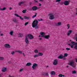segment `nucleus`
I'll use <instances>...</instances> for the list:
<instances>
[{"instance_id": "nucleus-17", "label": "nucleus", "mask_w": 77, "mask_h": 77, "mask_svg": "<svg viewBox=\"0 0 77 77\" xmlns=\"http://www.w3.org/2000/svg\"><path fill=\"white\" fill-rule=\"evenodd\" d=\"M6 70V68L4 67L2 68V72H5Z\"/></svg>"}, {"instance_id": "nucleus-9", "label": "nucleus", "mask_w": 77, "mask_h": 77, "mask_svg": "<svg viewBox=\"0 0 77 77\" xmlns=\"http://www.w3.org/2000/svg\"><path fill=\"white\" fill-rule=\"evenodd\" d=\"M4 46L5 48H11V46L9 44H5Z\"/></svg>"}, {"instance_id": "nucleus-22", "label": "nucleus", "mask_w": 77, "mask_h": 77, "mask_svg": "<svg viewBox=\"0 0 77 77\" xmlns=\"http://www.w3.org/2000/svg\"><path fill=\"white\" fill-rule=\"evenodd\" d=\"M6 7L3 8L2 9H1L0 7V10H1V11H5V10H6Z\"/></svg>"}, {"instance_id": "nucleus-8", "label": "nucleus", "mask_w": 77, "mask_h": 77, "mask_svg": "<svg viewBox=\"0 0 77 77\" xmlns=\"http://www.w3.org/2000/svg\"><path fill=\"white\" fill-rule=\"evenodd\" d=\"M58 62V61L57 60L55 59L54 60V61L53 63V64L54 65H57Z\"/></svg>"}, {"instance_id": "nucleus-40", "label": "nucleus", "mask_w": 77, "mask_h": 77, "mask_svg": "<svg viewBox=\"0 0 77 77\" xmlns=\"http://www.w3.org/2000/svg\"><path fill=\"white\" fill-rule=\"evenodd\" d=\"M3 59H4V58L3 57H0V60H3Z\"/></svg>"}, {"instance_id": "nucleus-5", "label": "nucleus", "mask_w": 77, "mask_h": 77, "mask_svg": "<svg viewBox=\"0 0 77 77\" xmlns=\"http://www.w3.org/2000/svg\"><path fill=\"white\" fill-rule=\"evenodd\" d=\"M38 66V64H36V63H34L33 65L32 68L33 69H35L36 67Z\"/></svg>"}, {"instance_id": "nucleus-37", "label": "nucleus", "mask_w": 77, "mask_h": 77, "mask_svg": "<svg viewBox=\"0 0 77 77\" xmlns=\"http://www.w3.org/2000/svg\"><path fill=\"white\" fill-rule=\"evenodd\" d=\"M61 1V0H56V2H58V3H60V2Z\"/></svg>"}, {"instance_id": "nucleus-45", "label": "nucleus", "mask_w": 77, "mask_h": 77, "mask_svg": "<svg viewBox=\"0 0 77 77\" xmlns=\"http://www.w3.org/2000/svg\"><path fill=\"white\" fill-rule=\"evenodd\" d=\"M71 48H73V45H71Z\"/></svg>"}, {"instance_id": "nucleus-27", "label": "nucleus", "mask_w": 77, "mask_h": 77, "mask_svg": "<svg viewBox=\"0 0 77 77\" xmlns=\"http://www.w3.org/2000/svg\"><path fill=\"white\" fill-rule=\"evenodd\" d=\"M23 36V34L21 33H19V37H22Z\"/></svg>"}, {"instance_id": "nucleus-39", "label": "nucleus", "mask_w": 77, "mask_h": 77, "mask_svg": "<svg viewBox=\"0 0 77 77\" xmlns=\"http://www.w3.org/2000/svg\"><path fill=\"white\" fill-rule=\"evenodd\" d=\"M45 75L46 76H48V73H45Z\"/></svg>"}, {"instance_id": "nucleus-25", "label": "nucleus", "mask_w": 77, "mask_h": 77, "mask_svg": "<svg viewBox=\"0 0 77 77\" xmlns=\"http://www.w3.org/2000/svg\"><path fill=\"white\" fill-rule=\"evenodd\" d=\"M68 56V54L65 53L64 54V55L63 56V57H67Z\"/></svg>"}, {"instance_id": "nucleus-12", "label": "nucleus", "mask_w": 77, "mask_h": 77, "mask_svg": "<svg viewBox=\"0 0 77 77\" xmlns=\"http://www.w3.org/2000/svg\"><path fill=\"white\" fill-rule=\"evenodd\" d=\"M72 30L69 31L68 32V33L67 34V36H69L71 33H72Z\"/></svg>"}, {"instance_id": "nucleus-60", "label": "nucleus", "mask_w": 77, "mask_h": 77, "mask_svg": "<svg viewBox=\"0 0 77 77\" xmlns=\"http://www.w3.org/2000/svg\"><path fill=\"white\" fill-rule=\"evenodd\" d=\"M76 62H77V59H76Z\"/></svg>"}, {"instance_id": "nucleus-49", "label": "nucleus", "mask_w": 77, "mask_h": 77, "mask_svg": "<svg viewBox=\"0 0 77 77\" xmlns=\"http://www.w3.org/2000/svg\"><path fill=\"white\" fill-rule=\"evenodd\" d=\"M38 6H41V4H40V3L39 4Z\"/></svg>"}, {"instance_id": "nucleus-6", "label": "nucleus", "mask_w": 77, "mask_h": 77, "mask_svg": "<svg viewBox=\"0 0 77 77\" xmlns=\"http://www.w3.org/2000/svg\"><path fill=\"white\" fill-rule=\"evenodd\" d=\"M25 42L27 44H29V41L28 39V38H27V36H26L25 37Z\"/></svg>"}, {"instance_id": "nucleus-10", "label": "nucleus", "mask_w": 77, "mask_h": 77, "mask_svg": "<svg viewBox=\"0 0 77 77\" xmlns=\"http://www.w3.org/2000/svg\"><path fill=\"white\" fill-rule=\"evenodd\" d=\"M63 4L65 6H68V5H69V3H68V1L66 0L63 2Z\"/></svg>"}, {"instance_id": "nucleus-48", "label": "nucleus", "mask_w": 77, "mask_h": 77, "mask_svg": "<svg viewBox=\"0 0 77 77\" xmlns=\"http://www.w3.org/2000/svg\"><path fill=\"white\" fill-rule=\"evenodd\" d=\"M3 33L1 34L0 36H3Z\"/></svg>"}, {"instance_id": "nucleus-2", "label": "nucleus", "mask_w": 77, "mask_h": 77, "mask_svg": "<svg viewBox=\"0 0 77 77\" xmlns=\"http://www.w3.org/2000/svg\"><path fill=\"white\" fill-rule=\"evenodd\" d=\"M75 63V62L74 60H70V62L69 63V65L73 67V68H75V66L74 65Z\"/></svg>"}, {"instance_id": "nucleus-52", "label": "nucleus", "mask_w": 77, "mask_h": 77, "mask_svg": "<svg viewBox=\"0 0 77 77\" xmlns=\"http://www.w3.org/2000/svg\"><path fill=\"white\" fill-rule=\"evenodd\" d=\"M39 39L41 41V40H42V38H39Z\"/></svg>"}, {"instance_id": "nucleus-56", "label": "nucleus", "mask_w": 77, "mask_h": 77, "mask_svg": "<svg viewBox=\"0 0 77 77\" xmlns=\"http://www.w3.org/2000/svg\"><path fill=\"white\" fill-rule=\"evenodd\" d=\"M66 59V58H63V60H65V59Z\"/></svg>"}, {"instance_id": "nucleus-16", "label": "nucleus", "mask_w": 77, "mask_h": 77, "mask_svg": "<svg viewBox=\"0 0 77 77\" xmlns=\"http://www.w3.org/2000/svg\"><path fill=\"white\" fill-rule=\"evenodd\" d=\"M24 3H25V2H19V6H21V5H23V4H24Z\"/></svg>"}, {"instance_id": "nucleus-50", "label": "nucleus", "mask_w": 77, "mask_h": 77, "mask_svg": "<svg viewBox=\"0 0 77 77\" xmlns=\"http://www.w3.org/2000/svg\"><path fill=\"white\" fill-rule=\"evenodd\" d=\"M9 77H14V76H11V75H9Z\"/></svg>"}, {"instance_id": "nucleus-47", "label": "nucleus", "mask_w": 77, "mask_h": 77, "mask_svg": "<svg viewBox=\"0 0 77 77\" xmlns=\"http://www.w3.org/2000/svg\"><path fill=\"white\" fill-rule=\"evenodd\" d=\"M34 1H35V2L36 3H38V1H36V0H34Z\"/></svg>"}, {"instance_id": "nucleus-11", "label": "nucleus", "mask_w": 77, "mask_h": 77, "mask_svg": "<svg viewBox=\"0 0 77 77\" xmlns=\"http://www.w3.org/2000/svg\"><path fill=\"white\" fill-rule=\"evenodd\" d=\"M32 9L33 11H36L38 10V7L36 6H34L32 7Z\"/></svg>"}, {"instance_id": "nucleus-43", "label": "nucleus", "mask_w": 77, "mask_h": 77, "mask_svg": "<svg viewBox=\"0 0 77 77\" xmlns=\"http://www.w3.org/2000/svg\"><path fill=\"white\" fill-rule=\"evenodd\" d=\"M38 21H42V19H39L38 20Z\"/></svg>"}, {"instance_id": "nucleus-55", "label": "nucleus", "mask_w": 77, "mask_h": 77, "mask_svg": "<svg viewBox=\"0 0 77 77\" xmlns=\"http://www.w3.org/2000/svg\"><path fill=\"white\" fill-rule=\"evenodd\" d=\"M39 1H40V2H42L43 1H44V0H39Z\"/></svg>"}, {"instance_id": "nucleus-29", "label": "nucleus", "mask_w": 77, "mask_h": 77, "mask_svg": "<svg viewBox=\"0 0 77 77\" xmlns=\"http://www.w3.org/2000/svg\"><path fill=\"white\" fill-rule=\"evenodd\" d=\"M76 72L75 70L72 71V74H76Z\"/></svg>"}, {"instance_id": "nucleus-13", "label": "nucleus", "mask_w": 77, "mask_h": 77, "mask_svg": "<svg viewBox=\"0 0 77 77\" xmlns=\"http://www.w3.org/2000/svg\"><path fill=\"white\" fill-rule=\"evenodd\" d=\"M60 25H61V22H58L56 24V26H59Z\"/></svg>"}, {"instance_id": "nucleus-51", "label": "nucleus", "mask_w": 77, "mask_h": 77, "mask_svg": "<svg viewBox=\"0 0 77 77\" xmlns=\"http://www.w3.org/2000/svg\"><path fill=\"white\" fill-rule=\"evenodd\" d=\"M10 10H11L12 9V8L10 7L9 8Z\"/></svg>"}, {"instance_id": "nucleus-19", "label": "nucleus", "mask_w": 77, "mask_h": 77, "mask_svg": "<svg viewBox=\"0 0 77 77\" xmlns=\"http://www.w3.org/2000/svg\"><path fill=\"white\" fill-rule=\"evenodd\" d=\"M12 21H13V22H14V23H18V21H17L16 20V19H15V18H14V19H13Z\"/></svg>"}, {"instance_id": "nucleus-63", "label": "nucleus", "mask_w": 77, "mask_h": 77, "mask_svg": "<svg viewBox=\"0 0 77 77\" xmlns=\"http://www.w3.org/2000/svg\"><path fill=\"white\" fill-rule=\"evenodd\" d=\"M75 36H77V34H75Z\"/></svg>"}, {"instance_id": "nucleus-31", "label": "nucleus", "mask_w": 77, "mask_h": 77, "mask_svg": "<svg viewBox=\"0 0 77 77\" xmlns=\"http://www.w3.org/2000/svg\"><path fill=\"white\" fill-rule=\"evenodd\" d=\"M19 17L20 18V20H22V21H23V20H24V19H23V18L21 17V16H20Z\"/></svg>"}, {"instance_id": "nucleus-41", "label": "nucleus", "mask_w": 77, "mask_h": 77, "mask_svg": "<svg viewBox=\"0 0 77 77\" xmlns=\"http://www.w3.org/2000/svg\"><path fill=\"white\" fill-rule=\"evenodd\" d=\"M29 24V22H26L25 23V26H26V25H27V24Z\"/></svg>"}, {"instance_id": "nucleus-21", "label": "nucleus", "mask_w": 77, "mask_h": 77, "mask_svg": "<svg viewBox=\"0 0 77 77\" xmlns=\"http://www.w3.org/2000/svg\"><path fill=\"white\" fill-rule=\"evenodd\" d=\"M24 18L26 20H29V19H30V17H27L26 16H24Z\"/></svg>"}, {"instance_id": "nucleus-44", "label": "nucleus", "mask_w": 77, "mask_h": 77, "mask_svg": "<svg viewBox=\"0 0 77 77\" xmlns=\"http://www.w3.org/2000/svg\"><path fill=\"white\" fill-rule=\"evenodd\" d=\"M23 69H20V72H22V71H23Z\"/></svg>"}, {"instance_id": "nucleus-38", "label": "nucleus", "mask_w": 77, "mask_h": 77, "mask_svg": "<svg viewBox=\"0 0 77 77\" xmlns=\"http://www.w3.org/2000/svg\"><path fill=\"white\" fill-rule=\"evenodd\" d=\"M66 50H67V51H68L69 50H71V49L69 48H66Z\"/></svg>"}, {"instance_id": "nucleus-15", "label": "nucleus", "mask_w": 77, "mask_h": 77, "mask_svg": "<svg viewBox=\"0 0 77 77\" xmlns=\"http://www.w3.org/2000/svg\"><path fill=\"white\" fill-rule=\"evenodd\" d=\"M63 56L62 55H61L58 57V59H62V58H63Z\"/></svg>"}, {"instance_id": "nucleus-46", "label": "nucleus", "mask_w": 77, "mask_h": 77, "mask_svg": "<svg viewBox=\"0 0 77 77\" xmlns=\"http://www.w3.org/2000/svg\"><path fill=\"white\" fill-rule=\"evenodd\" d=\"M70 0H68L67 1V2H68V3H69V2H70Z\"/></svg>"}, {"instance_id": "nucleus-30", "label": "nucleus", "mask_w": 77, "mask_h": 77, "mask_svg": "<svg viewBox=\"0 0 77 77\" xmlns=\"http://www.w3.org/2000/svg\"><path fill=\"white\" fill-rule=\"evenodd\" d=\"M34 52L35 53H38V51L37 49L35 50H34Z\"/></svg>"}, {"instance_id": "nucleus-20", "label": "nucleus", "mask_w": 77, "mask_h": 77, "mask_svg": "<svg viewBox=\"0 0 77 77\" xmlns=\"http://www.w3.org/2000/svg\"><path fill=\"white\" fill-rule=\"evenodd\" d=\"M30 65H32V63H27L26 65V66H30Z\"/></svg>"}, {"instance_id": "nucleus-35", "label": "nucleus", "mask_w": 77, "mask_h": 77, "mask_svg": "<svg viewBox=\"0 0 77 77\" xmlns=\"http://www.w3.org/2000/svg\"><path fill=\"white\" fill-rule=\"evenodd\" d=\"M38 56H39V55H38H38L36 54V55H34V57L35 58V57H38Z\"/></svg>"}, {"instance_id": "nucleus-1", "label": "nucleus", "mask_w": 77, "mask_h": 77, "mask_svg": "<svg viewBox=\"0 0 77 77\" xmlns=\"http://www.w3.org/2000/svg\"><path fill=\"white\" fill-rule=\"evenodd\" d=\"M38 20L36 19H35L32 24V27L34 28L35 27L36 29H39V27L38 26Z\"/></svg>"}, {"instance_id": "nucleus-4", "label": "nucleus", "mask_w": 77, "mask_h": 77, "mask_svg": "<svg viewBox=\"0 0 77 77\" xmlns=\"http://www.w3.org/2000/svg\"><path fill=\"white\" fill-rule=\"evenodd\" d=\"M27 37H28L29 39H32L34 38L33 36L31 34H28Z\"/></svg>"}, {"instance_id": "nucleus-3", "label": "nucleus", "mask_w": 77, "mask_h": 77, "mask_svg": "<svg viewBox=\"0 0 77 77\" xmlns=\"http://www.w3.org/2000/svg\"><path fill=\"white\" fill-rule=\"evenodd\" d=\"M40 35H42L41 37H44L45 38V39H49V38H50V35H48L45 36H44V35H45V33L44 32H40Z\"/></svg>"}, {"instance_id": "nucleus-34", "label": "nucleus", "mask_w": 77, "mask_h": 77, "mask_svg": "<svg viewBox=\"0 0 77 77\" xmlns=\"http://www.w3.org/2000/svg\"><path fill=\"white\" fill-rule=\"evenodd\" d=\"M14 15H15V16H16V17H20V16H19V15H18V14H15Z\"/></svg>"}, {"instance_id": "nucleus-33", "label": "nucleus", "mask_w": 77, "mask_h": 77, "mask_svg": "<svg viewBox=\"0 0 77 77\" xmlns=\"http://www.w3.org/2000/svg\"><path fill=\"white\" fill-rule=\"evenodd\" d=\"M17 52L20 53V54H22V53H23V52L21 51H17Z\"/></svg>"}, {"instance_id": "nucleus-54", "label": "nucleus", "mask_w": 77, "mask_h": 77, "mask_svg": "<svg viewBox=\"0 0 77 77\" xmlns=\"http://www.w3.org/2000/svg\"><path fill=\"white\" fill-rule=\"evenodd\" d=\"M63 2H61V5H63Z\"/></svg>"}, {"instance_id": "nucleus-61", "label": "nucleus", "mask_w": 77, "mask_h": 77, "mask_svg": "<svg viewBox=\"0 0 77 77\" xmlns=\"http://www.w3.org/2000/svg\"><path fill=\"white\" fill-rule=\"evenodd\" d=\"M2 77V75L0 74V77Z\"/></svg>"}, {"instance_id": "nucleus-14", "label": "nucleus", "mask_w": 77, "mask_h": 77, "mask_svg": "<svg viewBox=\"0 0 77 77\" xmlns=\"http://www.w3.org/2000/svg\"><path fill=\"white\" fill-rule=\"evenodd\" d=\"M71 43L72 45H77V43H75V42H72Z\"/></svg>"}, {"instance_id": "nucleus-58", "label": "nucleus", "mask_w": 77, "mask_h": 77, "mask_svg": "<svg viewBox=\"0 0 77 77\" xmlns=\"http://www.w3.org/2000/svg\"><path fill=\"white\" fill-rule=\"evenodd\" d=\"M66 67H67V68H68V67H69V66H66Z\"/></svg>"}, {"instance_id": "nucleus-36", "label": "nucleus", "mask_w": 77, "mask_h": 77, "mask_svg": "<svg viewBox=\"0 0 77 77\" xmlns=\"http://www.w3.org/2000/svg\"><path fill=\"white\" fill-rule=\"evenodd\" d=\"M67 26L68 27L67 29H69V24H67Z\"/></svg>"}, {"instance_id": "nucleus-53", "label": "nucleus", "mask_w": 77, "mask_h": 77, "mask_svg": "<svg viewBox=\"0 0 77 77\" xmlns=\"http://www.w3.org/2000/svg\"><path fill=\"white\" fill-rule=\"evenodd\" d=\"M23 56H24V57L26 56H25V55H24V53H23Z\"/></svg>"}, {"instance_id": "nucleus-42", "label": "nucleus", "mask_w": 77, "mask_h": 77, "mask_svg": "<svg viewBox=\"0 0 77 77\" xmlns=\"http://www.w3.org/2000/svg\"><path fill=\"white\" fill-rule=\"evenodd\" d=\"M15 54V52H14V51H13L11 52V54H12V55H13V54Z\"/></svg>"}, {"instance_id": "nucleus-7", "label": "nucleus", "mask_w": 77, "mask_h": 77, "mask_svg": "<svg viewBox=\"0 0 77 77\" xmlns=\"http://www.w3.org/2000/svg\"><path fill=\"white\" fill-rule=\"evenodd\" d=\"M49 15H50L49 17V19L50 20H53L54 19V17L53 15V14H50Z\"/></svg>"}, {"instance_id": "nucleus-32", "label": "nucleus", "mask_w": 77, "mask_h": 77, "mask_svg": "<svg viewBox=\"0 0 77 77\" xmlns=\"http://www.w3.org/2000/svg\"><path fill=\"white\" fill-rule=\"evenodd\" d=\"M26 12V10H24L22 11L23 13H25Z\"/></svg>"}, {"instance_id": "nucleus-62", "label": "nucleus", "mask_w": 77, "mask_h": 77, "mask_svg": "<svg viewBox=\"0 0 77 77\" xmlns=\"http://www.w3.org/2000/svg\"><path fill=\"white\" fill-rule=\"evenodd\" d=\"M48 66H46V68H48Z\"/></svg>"}, {"instance_id": "nucleus-24", "label": "nucleus", "mask_w": 77, "mask_h": 77, "mask_svg": "<svg viewBox=\"0 0 77 77\" xmlns=\"http://www.w3.org/2000/svg\"><path fill=\"white\" fill-rule=\"evenodd\" d=\"M38 56H41L43 55V54L42 53H40L38 54Z\"/></svg>"}, {"instance_id": "nucleus-57", "label": "nucleus", "mask_w": 77, "mask_h": 77, "mask_svg": "<svg viewBox=\"0 0 77 77\" xmlns=\"http://www.w3.org/2000/svg\"><path fill=\"white\" fill-rule=\"evenodd\" d=\"M68 45H69L71 46V44H68Z\"/></svg>"}, {"instance_id": "nucleus-59", "label": "nucleus", "mask_w": 77, "mask_h": 77, "mask_svg": "<svg viewBox=\"0 0 77 77\" xmlns=\"http://www.w3.org/2000/svg\"><path fill=\"white\" fill-rule=\"evenodd\" d=\"M40 37H41V35H39V38H40Z\"/></svg>"}, {"instance_id": "nucleus-18", "label": "nucleus", "mask_w": 77, "mask_h": 77, "mask_svg": "<svg viewBox=\"0 0 77 77\" xmlns=\"http://www.w3.org/2000/svg\"><path fill=\"white\" fill-rule=\"evenodd\" d=\"M51 75H55V74H56V73H55V72L54 71H52V72H51Z\"/></svg>"}, {"instance_id": "nucleus-64", "label": "nucleus", "mask_w": 77, "mask_h": 77, "mask_svg": "<svg viewBox=\"0 0 77 77\" xmlns=\"http://www.w3.org/2000/svg\"><path fill=\"white\" fill-rule=\"evenodd\" d=\"M76 12H77V8H76Z\"/></svg>"}, {"instance_id": "nucleus-28", "label": "nucleus", "mask_w": 77, "mask_h": 77, "mask_svg": "<svg viewBox=\"0 0 77 77\" xmlns=\"http://www.w3.org/2000/svg\"><path fill=\"white\" fill-rule=\"evenodd\" d=\"M37 15V13H35V15L32 16V18H34L35 17H36Z\"/></svg>"}, {"instance_id": "nucleus-26", "label": "nucleus", "mask_w": 77, "mask_h": 77, "mask_svg": "<svg viewBox=\"0 0 77 77\" xmlns=\"http://www.w3.org/2000/svg\"><path fill=\"white\" fill-rule=\"evenodd\" d=\"M63 77H65V75H63L62 74H60L59 75H58V76L59 77H62V76Z\"/></svg>"}, {"instance_id": "nucleus-23", "label": "nucleus", "mask_w": 77, "mask_h": 77, "mask_svg": "<svg viewBox=\"0 0 77 77\" xmlns=\"http://www.w3.org/2000/svg\"><path fill=\"white\" fill-rule=\"evenodd\" d=\"M14 33V31H12L10 32V34L11 36H13V33Z\"/></svg>"}]
</instances>
